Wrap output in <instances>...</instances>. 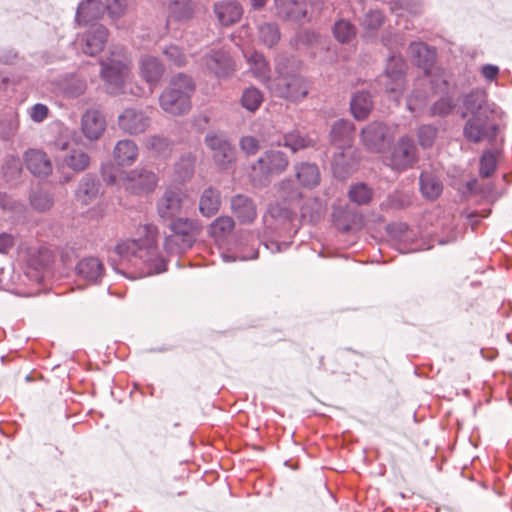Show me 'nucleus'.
I'll return each instance as SVG.
<instances>
[{"mask_svg": "<svg viewBox=\"0 0 512 512\" xmlns=\"http://www.w3.org/2000/svg\"><path fill=\"white\" fill-rule=\"evenodd\" d=\"M295 213L287 206L276 203L269 206L263 216L260 243L271 253L282 252L290 247L298 232L294 224Z\"/></svg>", "mask_w": 512, "mask_h": 512, "instance_id": "f257e3e1", "label": "nucleus"}, {"mask_svg": "<svg viewBox=\"0 0 512 512\" xmlns=\"http://www.w3.org/2000/svg\"><path fill=\"white\" fill-rule=\"evenodd\" d=\"M145 239H127L118 243L115 252L120 258L121 265L130 262L133 265L143 263L148 268V274H160L167 270L166 260L159 255L157 237L152 226L144 227Z\"/></svg>", "mask_w": 512, "mask_h": 512, "instance_id": "f03ea898", "label": "nucleus"}, {"mask_svg": "<svg viewBox=\"0 0 512 512\" xmlns=\"http://www.w3.org/2000/svg\"><path fill=\"white\" fill-rule=\"evenodd\" d=\"M355 132V125L350 120L338 119L331 126L330 142L335 149L332 168L334 173L339 176L349 173L354 167Z\"/></svg>", "mask_w": 512, "mask_h": 512, "instance_id": "7ed1b4c3", "label": "nucleus"}, {"mask_svg": "<svg viewBox=\"0 0 512 512\" xmlns=\"http://www.w3.org/2000/svg\"><path fill=\"white\" fill-rule=\"evenodd\" d=\"M289 62L290 59L287 57L276 60V76L268 81L267 89L275 97L298 102L307 96L309 86L302 75L289 70Z\"/></svg>", "mask_w": 512, "mask_h": 512, "instance_id": "20e7f679", "label": "nucleus"}, {"mask_svg": "<svg viewBox=\"0 0 512 512\" xmlns=\"http://www.w3.org/2000/svg\"><path fill=\"white\" fill-rule=\"evenodd\" d=\"M194 90L195 83L192 77L184 73L175 75L169 87L159 97L161 108L173 115L187 113L191 108V96Z\"/></svg>", "mask_w": 512, "mask_h": 512, "instance_id": "39448f33", "label": "nucleus"}, {"mask_svg": "<svg viewBox=\"0 0 512 512\" xmlns=\"http://www.w3.org/2000/svg\"><path fill=\"white\" fill-rule=\"evenodd\" d=\"M170 234L165 237L164 249L170 253H181L190 249L200 233V224L189 218H176L167 223Z\"/></svg>", "mask_w": 512, "mask_h": 512, "instance_id": "423d86ee", "label": "nucleus"}, {"mask_svg": "<svg viewBox=\"0 0 512 512\" xmlns=\"http://www.w3.org/2000/svg\"><path fill=\"white\" fill-rule=\"evenodd\" d=\"M288 165L289 159L284 152L275 149L266 150L251 166L253 184L266 186L270 182L271 175L283 173Z\"/></svg>", "mask_w": 512, "mask_h": 512, "instance_id": "0eeeda50", "label": "nucleus"}, {"mask_svg": "<svg viewBox=\"0 0 512 512\" xmlns=\"http://www.w3.org/2000/svg\"><path fill=\"white\" fill-rule=\"evenodd\" d=\"M493 113H478L470 116L463 126V137L467 142L478 144L487 141L493 145L500 131L499 124L491 119Z\"/></svg>", "mask_w": 512, "mask_h": 512, "instance_id": "6e6552de", "label": "nucleus"}, {"mask_svg": "<svg viewBox=\"0 0 512 512\" xmlns=\"http://www.w3.org/2000/svg\"><path fill=\"white\" fill-rule=\"evenodd\" d=\"M204 144L210 150L212 160L219 170L233 169L237 160L236 148L226 135L210 131L204 137Z\"/></svg>", "mask_w": 512, "mask_h": 512, "instance_id": "1a4fd4ad", "label": "nucleus"}, {"mask_svg": "<svg viewBox=\"0 0 512 512\" xmlns=\"http://www.w3.org/2000/svg\"><path fill=\"white\" fill-rule=\"evenodd\" d=\"M418 161L417 147L412 137L401 136L385 158V164L395 171L412 168Z\"/></svg>", "mask_w": 512, "mask_h": 512, "instance_id": "9d476101", "label": "nucleus"}, {"mask_svg": "<svg viewBox=\"0 0 512 512\" xmlns=\"http://www.w3.org/2000/svg\"><path fill=\"white\" fill-rule=\"evenodd\" d=\"M54 262L53 252L44 246L30 248L24 270V277L29 281L40 284L50 274Z\"/></svg>", "mask_w": 512, "mask_h": 512, "instance_id": "9b49d317", "label": "nucleus"}, {"mask_svg": "<svg viewBox=\"0 0 512 512\" xmlns=\"http://www.w3.org/2000/svg\"><path fill=\"white\" fill-rule=\"evenodd\" d=\"M407 69V63L400 53H390L381 76V83L387 93L401 94L406 84Z\"/></svg>", "mask_w": 512, "mask_h": 512, "instance_id": "f8f14e48", "label": "nucleus"}, {"mask_svg": "<svg viewBox=\"0 0 512 512\" xmlns=\"http://www.w3.org/2000/svg\"><path fill=\"white\" fill-rule=\"evenodd\" d=\"M100 75L109 94L117 95L123 91L125 77L129 71L125 58L108 57L100 62Z\"/></svg>", "mask_w": 512, "mask_h": 512, "instance_id": "ddd939ff", "label": "nucleus"}, {"mask_svg": "<svg viewBox=\"0 0 512 512\" xmlns=\"http://www.w3.org/2000/svg\"><path fill=\"white\" fill-rule=\"evenodd\" d=\"M201 64L209 74L218 79L228 78L235 72V62L224 48L210 49L202 56Z\"/></svg>", "mask_w": 512, "mask_h": 512, "instance_id": "4468645a", "label": "nucleus"}, {"mask_svg": "<svg viewBox=\"0 0 512 512\" xmlns=\"http://www.w3.org/2000/svg\"><path fill=\"white\" fill-rule=\"evenodd\" d=\"M390 140V128L382 121H373L361 129V141L369 152L384 151Z\"/></svg>", "mask_w": 512, "mask_h": 512, "instance_id": "2eb2a0df", "label": "nucleus"}, {"mask_svg": "<svg viewBox=\"0 0 512 512\" xmlns=\"http://www.w3.org/2000/svg\"><path fill=\"white\" fill-rule=\"evenodd\" d=\"M273 10L275 17L285 22L299 25L310 22L304 0H273Z\"/></svg>", "mask_w": 512, "mask_h": 512, "instance_id": "dca6fc26", "label": "nucleus"}, {"mask_svg": "<svg viewBox=\"0 0 512 512\" xmlns=\"http://www.w3.org/2000/svg\"><path fill=\"white\" fill-rule=\"evenodd\" d=\"M157 175L146 169L130 171L124 181L126 191L135 195H146L154 191L157 186Z\"/></svg>", "mask_w": 512, "mask_h": 512, "instance_id": "f3484780", "label": "nucleus"}, {"mask_svg": "<svg viewBox=\"0 0 512 512\" xmlns=\"http://www.w3.org/2000/svg\"><path fill=\"white\" fill-rule=\"evenodd\" d=\"M181 191L176 188H167L157 201V213L163 223H169L181 213Z\"/></svg>", "mask_w": 512, "mask_h": 512, "instance_id": "a211bd4d", "label": "nucleus"}, {"mask_svg": "<svg viewBox=\"0 0 512 512\" xmlns=\"http://www.w3.org/2000/svg\"><path fill=\"white\" fill-rule=\"evenodd\" d=\"M108 35V29L104 25H91L81 38H78L83 53L88 56H95L100 53L105 47Z\"/></svg>", "mask_w": 512, "mask_h": 512, "instance_id": "6ab92c4d", "label": "nucleus"}, {"mask_svg": "<svg viewBox=\"0 0 512 512\" xmlns=\"http://www.w3.org/2000/svg\"><path fill=\"white\" fill-rule=\"evenodd\" d=\"M118 125L125 133L136 135L148 129L150 126V118L141 109L126 108L118 116Z\"/></svg>", "mask_w": 512, "mask_h": 512, "instance_id": "aec40b11", "label": "nucleus"}, {"mask_svg": "<svg viewBox=\"0 0 512 512\" xmlns=\"http://www.w3.org/2000/svg\"><path fill=\"white\" fill-rule=\"evenodd\" d=\"M408 52L413 64L422 69L425 75H429L436 62V49L423 42H411Z\"/></svg>", "mask_w": 512, "mask_h": 512, "instance_id": "412c9836", "label": "nucleus"}, {"mask_svg": "<svg viewBox=\"0 0 512 512\" xmlns=\"http://www.w3.org/2000/svg\"><path fill=\"white\" fill-rule=\"evenodd\" d=\"M106 130V120L96 109H88L81 118V131L90 141L98 140Z\"/></svg>", "mask_w": 512, "mask_h": 512, "instance_id": "4be33fe9", "label": "nucleus"}, {"mask_svg": "<svg viewBox=\"0 0 512 512\" xmlns=\"http://www.w3.org/2000/svg\"><path fill=\"white\" fill-rule=\"evenodd\" d=\"M26 168L38 178H46L52 173V164L47 154L39 149H28L23 154Z\"/></svg>", "mask_w": 512, "mask_h": 512, "instance_id": "5701e85b", "label": "nucleus"}, {"mask_svg": "<svg viewBox=\"0 0 512 512\" xmlns=\"http://www.w3.org/2000/svg\"><path fill=\"white\" fill-rule=\"evenodd\" d=\"M214 14L221 26L229 27L240 21L243 8L238 1L222 0L214 3Z\"/></svg>", "mask_w": 512, "mask_h": 512, "instance_id": "b1692460", "label": "nucleus"}, {"mask_svg": "<svg viewBox=\"0 0 512 512\" xmlns=\"http://www.w3.org/2000/svg\"><path fill=\"white\" fill-rule=\"evenodd\" d=\"M105 12V4L101 0H84L79 3L75 22L80 26H87L100 19Z\"/></svg>", "mask_w": 512, "mask_h": 512, "instance_id": "393cba45", "label": "nucleus"}, {"mask_svg": "<svg viewBox=\"0 0 512 512\" xmlns=\"http://www.w3.org/2000/svg\"><path fill=\"white\" fill-rule=\"evenodd\" d=\"M76 273L86 282L98 284L104 276V266L97 257H85L77 263Z\"/></svg>", "mask_w": 512, "mask_h": 512, "instance_id": "a878e982", "label": "nucleus"}, {"mask_svg": "<svg viewBox=\"0 0 512 512\" xmlns=\"http://www.w3.org/2000/svg\"><path fill=\"white\" fill-rule=\"evenodd\" d=\"M100 182L92 173H86L78 183L74 192L75 199L82 205L92 203L98 196Z\"/></svg>", "mask_w": 512, "mask_h": 512, "instance_id": "bb28decb", "label": "nucleus"}, {"mask_svg": "<svg viewBox=\"0 0 512 512\" xmlns=\"http://www.w3.org/2000/svg\"><path fill=\"white\" fill-rule=\"evenodd\" d=\"M164 73V66L160 60L151 55H145L140 60V75L151 89L156 87Z\"/></svg>", "mask_w": 512, "mask_h": 512, "instance_id": "cd10ccee", "label": "nucleus"}, {"mask_svg": "<svg viewBox=\"0 0 512 512\" xmlns=\"http://www.w3.org/2000/svg\"><path fill=\"white\" fill-rule=\"evenodd\" d=\"M270 144L272 146H284L292 153H296L300 150L313 146V140L307 134L294 129L284 133L281 138L272 140Z\"/></svg>", "mask_w": 512, "mask_h": 512, "instance_id": "c85d7f7f", "label": "nucleus"}, {"mask_svg": "<svg viewBox=\"0 0 512 512\" xmlns=\"http://www.w3.org/2000/svg\"><path fill=\"white\" fill-rule=\"evenodd\" d=\"M231 208L233 214L241 223H250L256 218V206L248 196L235 195L231 200Z\"/></svg>", "mask_w": 512, "mask_h": 512, "instance_id": "c756f323", "label": "nucleus"}, {"mask_svg": "<svg viewBox=\"0 0 512 512\" xmlns=\"http://www.w3.org/2000/svg\"><path fill=\"white\" fill-rule=\"evenodd\" d=\"M295 176L303 188L313 189L320 183V171L315 163L300 162L294 166Z\"/></svg>", "mask_w": 512, "mask_h": 512, "instance_id": "7c9ffc66", "label": "nucleus"}, {"mask_svg": "<svg viewBox=\"0 0 512 512\" xmlns=\"http://www.w3.org/2000/svg\"><path fill=\"white\" fill-rule=\"evenodd\" d=\"M326 213V205L317 197L307 198L300 207V220L303 223L316 224Z\"/></svg>", "mask_w": 512, "mask_h": 512, "instance_id": "2f4dec72", "label": "nucleus"}, {"mask_svg": "<svg viewBox=\"0 0 512 512\" xmlns=\"http://www.w3.org/2000/svg\"><path fill=\"white\" fill-rule=\"evenodd\" d=\"M23 173V163L16 154L6 155L1 164V174L4 181L10 185L20 182Z\"/></svg>", "mask_w": 512, "mask_h": 512, "instance_id": "473e14b6", "label": "nucleus"}, {"mask_svg": "<svg viewBox=\"0 0 512 512\" xmlns=\"http://www.w3.org/2000/svg\"><path fill=\"white\" fill-rule=\"evenodd\" d=\"M464 112L461 113V118H466L468 114L478 115V113H493L486 103L485 94L479 90H472L465 95L463 99Z\"/></svg>", "mask_w": 512, "mask_h": 512, "instance_id": "72a5a7b5", "label": "nucleus"}, {"mask_svg": "<svg viewBox=\"0 0 512 512\" xmlns=\"http://www.w3.org/2000/svg\"><path fill=\"white\" fill-rule=\"evenodd\" d=\"M221 206V193L220 191L212 186H209L203 190L199 198V211L200 213L210 218L216 215Z\"/></svg>", "mask_w": 512, "mask_h": 512, "instance_id": "f704fd0d", "label": "nucleus"}, {"mask_svg": "<svg viewBox=\"0 0 512 512\" xmlns=\"http://www.w3.org/2000/svg\"><path fill=\"white\" fill-rule=\"evenodd\" d=\"M419 186L422 196L429 200L437 199L443 191V183L432 171H422L419 177Z\"/></svg>", "mask_w": 512, "mask_h": 512, "instance_id": "c9c22d12", "label": "nucleus"}, {"mask_svg": "<svg viewBox=\"0 0 512 512\" xmlns=\"http://www.w3.org/2000/svg\"><path fill=\"white\" fill-rule=\"evenodd\" d=\"M113 155L118 165L130 166L138 157V147L133 140H120L114 147Z\"/></svg>", "mask_w": 512, "mask_h": 512, "instance_id": "e433bc0d", "label": "nucleus"}, {"mask_svg": "<svg viewBox=\"0 0 512 512\" xmlns=\"http://www.w3.org/2000/svg\"><path fill=\"white\" fill-rule=\"evenodd\" d=\"M373 107L372 96L368 91H357L350 101V111L356 120L368 117Z\"/></svg>", "mask_w": 512, "mask_h": 512, "instance_id": "4c0bfd02", "label": "nucleus"}, {"mask_svg": "<svg viewBox=\"0 0 512 512\" xmlns=\"http://www.w3.org/2000/svg\"><path fill=\"white\" fill-rule=\"evenodd\" d=\"M168 20L184 22L193 17L195 4L192 0H173L168 4Z\"/></svg>", "mask_w": 512, "mask_h": 512, "instance_id": "58836bf2", "label": "nucleus"}, {"mask_svg": "<svg viewBox=\"0 0 512 512\" xmlns=\"http://www.w3.org/2000/svg\"><path fill=\"white\" fill-rule=\"evenodd\" d=\"M91 158L80 148H71L62 158L63 166L76 173L85 171L90 165Z\"/></svg>", "mask_w": 512, "mask_h": 512, "instance_id": "ea45409f", "label": "nucleus"}, {"mask_svg": "<svg viewBox=\"0 0 512 512\" xmlns=\"http://www.w3.org/2000/svg\"><path fill=\"white\" fill-rule=\"evenodd\" d=\"M248 63L255 78H257L267 87L268 81L272 80V78L270 77L271 69L269 62L266 60L264 55L254 51L249 56Z\"/></svg>", "mask_w": 512, "mask_h": 512, "instance_id": "a19ab883", "label": "nucleus"}, {"mask_svg": "<svg viewBox=\"0 0 512 512\" xmlns=\"http://www.w3.org/2000/svg\"><path fill=\"white\" fill-rule=\"evenodd\" d=\"M335 228L341 232L350 231L358 221V214L348 207H339L332 213Z\"/></svg>", "mask_w": 512, "mask_h": 512, "instance_id": "79ce46f5", "label": "nucleus"}, {"mask_svg": "<svg viewBox=\"0 0 512 512\" xmlns=\"http://www.w3.org/2000/svg\"><path fill=\"white\" fill-rule=\"evenodd\" d=\"M334 38L341 44L350 43L357 33L356 26L347 19H338L332 27Z\"/></svg>", "mask_w": 512, "mask_h": 512, "instance_id": "37998d69", "label": "nucleus"}, {"mask_svg": "<svg viewBox=\"0 0 512 512\" xmlns=\"http://www.w3.org/2000/svg\"><path fill=\"white\" fill-rule=\"evenodd\" d=\"M195 165V155L191 152L182 154L179 160L175 163V173L177 177L183 182L189 180L194 174Z\"/></svg>", "mask_w": 512, "mask_h": 512, "instance_id": "c03bdc74", "label": "nucleus"}, {"mask_svg": "<svg viewBox=\"0 0 512 512\" xmlns=\"http://www.w3.org/2000/svg\"><path fill=\"white\" fill-rule=\"evenodd\" d=\"M410 204L408 195L401 191H393L381 202L380 208L384 212L397 211L407 208Z\"/></svg>", "mask_w": 512, "mask_h": 512, "instance_id": "a18cd8bd", "label": "nucleus"}, {"mask_svg": "<svg viewBox=\"0 0 512 512\" xmlns=\"http://www.w3.org/2000/svg\"><path fill=\"white\" fill-rule=\"evenodd\" d=\"M278 195L284 203L292 204L302 198V191L292 179L288 178L279 183Z\"/></svg>", "mask_w": 512, "mask_h": 512, "instance_id": "49530a36", "label": "nucleus"}, {"mask_svg": "<svg viewBox=\"0 0 512 512\" xmlns=\"http://www.w3.org/2000/svg\"><path fill=\"white\" fill-rule=\"evenodd\" d=\"M349 200L358 206L367 205L373 197V190L364 182L350 186L348 190Z\"/></svg>", "mask_w": 512, "mask_h": 512, "instance_id": "de8ad7c7", "label": "nucleus"}, {"mask_svg": "<svg viewBox=\"0 0 512 512\" xmlns=\"http://www.w3.org/2000/svg\"><path fill=\"white\" fill-rule=\"evenodd\" d=\"M258 33L260 41L269 48L277 45L281 38L279 26L274 22L261 24Z\"/></svg>", "mask_w": 512, "mask_h": 512, "instance_id": "09e8293b", "label": "nucleus"}, {"mask_svg": "<svg viewBox=\"0 0 512 512\" xmlns=\"http://www.w3.org/2000/svg\"><path fill=\"white\" fill-rule=\"evenodd\" d=\"M319 34L313 30L305 29L297 32L290 40V45L294 49L312 48L319 41Z\"/></svg>", "mask_w": 512, "mask_h": 512, "instance_id": "8fccbe9b", "label": "nucleus"}, {"mask_svg": "<svg viewBox=\"0 0 512 512\" xmlns=\"http://www.w3.org/2000/svg\"><path fill=\"white\" fill-rule=\"evenodd\" d=\"M497 169L496 153L490 149L484 150L479 159V175L486 179L490 178Z\"/></svg>", "mask_w": 512, "mask_h": 512, "instance_id": "3c124183", "label": "nucleus"}, {"mask_svg": "<svg viewBox=\"0 0 512 512\" xmlns=\"http://www.w3.org/2000/svg\"><path fill=\"white\" fill-rule=\"evenodd\" d=\"M145 146L160 157L168 156L172 150L169 139L158 135L149 136L145 140Z\"/></svg>", "mask_w": 512, "mask_h": 512, "instance_id": "603ef678", "label": "nucleus"}, {"mask_svg": "<svg viewBox=\"0 0 512 512\" xmlns=\"http://www.w3.org/2000/svg\"><path fill=\"white\" fill-rule=\"evenodd\" d=\"M455 107L456 103L454 99L449 95H445L431 105L429 115L431 117H447L453 112Z\"/></svg>", "mask_w": 512, "mask_h": 512, "instance_id": "864d4df0", "label": "nucleus"}, {"mask_svg": "<svg viewBox=\"0 0 512 512\" xmlns=\"http://www.w3.org/2000/svg\"><path fill=\"white\" fill-rule=\"evenodd\" d=\"M263 102V94L256 87L246 88L241 96L242 106L249 112H255L258 110Z\"/></svg>", "mask_w": 512, "mask_h": 512, "instance_id": "5fc2aeb1", "label": "nucleus"}, {"mask_svg": "<svg viewBox=\"0 0 512 512\" xmlns=\"http://www.w3.org/2000/svg\"><path fill=\"white\" fill-rule=\"evenodd\" d=\"M438 136V128L432 124H422L417 128V139L423 149L431 148Z\"/></svg>", "mask_w": 512, "mask_h": 512, "instance_id": "6e6d98bb", "label": "nucleus"}, {"mask_svg": "<svg viewBox=\"0 0 512 512\" xmlns=\"http://www.w3.org/2000/svg\"><path fill=\"white\" fill-rule=\"evenodd\" d=\"M385 16L381 10L371 9L364 14L361 25L369 31L378 30L384 23Z\"/></svg>", "mask_w": 512, "mask_h": 512, "instance_id": "4d7b16f0", "label": "nucleus"}, {"mask_svg": "<svg viewBox=\"0 0 512 512\" xmlns=\"http://www.w3.org/2000/svg\"><path fill=\"white\" fill-rule=\"evenodd\" d=\"M234 227V220L231 217H218L209 227V233L213 237H222L229 233Z\"/></svg>", "mask_w": 512, "mask_h": 512, "instance_id": "13d9d810", "label": "nucleus"}, {"mask_svg": "<svg viewBox=\"0 0 512 512\" xmlns=\"http://www.w3.org/2000/svg\"><path fill=\"white\" fill-rule=\"evenodd\" d=\"M30 204L35 210L45 212L52 207L53 199L47 192L34 191L30 195Z\"/></svg>", "mask_w": 512, "mask_h": 512, "instance_id": "bf43d9fd", "label": "nucleus"}, {"mask_svg": "<svg viewBox=\"0 0 512 512\" xmlns=\"http://www.w3.org/2000/svg\"><path fill=\"white\" fill-rule=\"evenodd\" d=\"M167 61L176 67H183L187 63V57L183 50L177 45H169L163 50Z\"/></svg>", "mask_w": 512, "mask_h": 512, "instance_id": "052dcab7", "label": "nucleus"}, {"mask_svg": "<svg viewBox=\"0 0 512 512\" xmlns=\"http://www.w3.org/2000/svg\"><path fill=\"white\" fill-rule=\"evenodd\" d=\"M0 209L15 215H21L25 210V205L7 193L0 192Z\"/></svg>", "mask_w": 512, "mask_h": 512, "instance_id": "680f3d73", "label": "nucleus"}, {"mask_svg": "<svg viewBox=\"0 0 512 512\" xmlns=\"http://www.w3.org/2000/svg\"><path fill=\"white\" fill-rule=\"evenodd\" d=\"M86 88L87 84L84 79L75 78L65 85L64 93L67 97L77 98L84 94Z\"/></svg>", "mask_w": 512, "mask_h": 512, "instance_id": "e2e57ef3", "label": "nucleus"}, {"mask_svg": "<svg viewBox=\"0 0 512 512\" xmlns=\"http://www.w3.org/2000/svg\"><path fill=\"white\" fill-rule=\"evenodd\" d=\"M239 147L247 156L255 155L260 149V143L254 136H242L239 140Z\"/></svg>", "mask_w": 512, "mask_h": 512, "instance_id": "0e129e2a", "label": "nucleus"}, {"mask_svg": "<svg viewBox=\"0 0 512 512\" xmlns=\"http://www.w3.org/2000/svg\"><path fill=\"white\" fill-rule=\"evenodd\" d=\"M18 123L15 119L9 118L0 121V138L9 140L16 132Z\"/></svg>", "mask_w": 512, "mask_h": 512, "instance_id": "69168bd1", "label": "nucleus"}, {"mask_svg": "<svg viewBox=\"0 0 512 512\" xmlns=\"http://www.w3.org/2000/svg\"><path fill=\"white\" fill-rule=\"evenodd\" d=\"M119 169L113 163H105L101 166V176L107 184H115Z\"/></svg>", "mask_w": 512, "mask_h": 512, "instance_id": "338daca9", "label": "nucleus"}, {"mask_svg": "<svg viewBox=\"0 0 512 512\" xmlns=\"http://www.w3.org/2000/svg\"><path fill=\"white\" fill-rule=\"evenodd\" d=\"M19 60L18 52L11 47L0 48V63L4 65H14Z\"/></svg>", "mask_w": 512, "mask_h": 512, "instance_id": "774afa93", "label": "nucleus"}]
</instances>
